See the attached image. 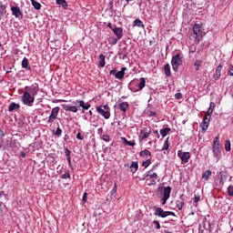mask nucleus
<instances>
[{
  "instance_id": "nucleus-35",
  "label": "nucleus",
  "mask_w": 233,
  "mask_h": 233,
  "mask_svg": "<svg viewBox=\"0 0 233 233\" xmlns=\"http://www.w3.org/2000/svg\"><path fill=\"white\" fill-rule=\"evenodd\" d=\"M176 205L178 210H183V205H185V203L183 201L177 200Z\"/></svg>"
},
{
  "instance_id": "nucleus-11",
  "label": "nucleus",
  "mask_w": 233,
  "mask_h": 233,
  "mask_svg": "<svg viewBox=\"0 0 233 233\" xmlns=\"http://www.w3.org/2000/svg\"><path fill=\"white\" fill-rule=\"evenodd\" d=\"M25 92H28V94H30V96H32L34 97V96H37V87L35 86H25Z\"/></svg>"
},
{
  "instance_id": "nucleus-4",
  "label": "nucleus",
  "mask_w": 233,
  "mask_h": 233,
  "mask_svg": "<svg viewBox=\"0 0 233 233\" xmlns=\"http://www.w3.org/2000/svg\"><path fill=\"white\" fill-rule=\"evenodd\" d=\"M155 216H158V218H167L168 216H176V213L172 211H165L161 208L154 207Z\"/></svg>"
},
{
  "instance_id": "nucleus-55",
  "label": "nucleus",
  "mask_w": 233,
  "mask_h": 233,
  "mask_svg": "<svg viewBox=\"0 0 233 233\" xmlns=\"http://www.w3.org/2000/svg\"><path fill=\"white\" fill-rule=\"evenodd\" d=\"M3 196H4V198H6L8 196V194H5V191H1L0 198H3Z\"/></svg>"
},
{
  "instance_id": "nucleus-54",
  "label": "nucleus",
  "mask_w": 233,
  "mask_h": 233,
  "mask_svg": "<svg viewBox=\"0 0 233 233\" xmlns=\"http://www.w3.org/2000/svg\"><path fill=\"white\" fill-rule=\"evenodd\" d=\"M228 76H233V66H231V67L229 68Z\"/></svg>"
},
{
  "instance_id": "nucleus-37",
  "label": "nucleus",
  "mask_w": 233,
  "mask_h": 233,
  "mask_svg": "<svg viewBox=\"0 0 233 233\" xmlns=\"http://www.w3.org/2000/svg\"><path fill=\"white\" fill-rule=\"evenodd\" d=\"M225 150L230 152V140H226L225 142Z\"/></svg>"
},
{
  "instance_id": "nucleus-28",
  "label": "nucleus",
  "mask_w": 233,
  "mask_h": 233,
  "mask_svg": "<svg viewBox=\"0 0 233 233\" xmlns=\"http://www.w3.org/2000/svg\"><path fill=\"white\" fill-rule=\"evenodd\" d=\"M134 26H138L140 28H145V25L143 24V22L139 19H136L134 21Z\"/></svg>"
},
{
  "instance_id": "nucleus-21",
  "label": "nucleus",
  "mask_w": 233,
  "mask_h": 233,
  "mask_svg": "<svg viewBox=\"0 0 233 233\" xmlns=\"http://www.w3.org/2000/svg\"><path fill=\"white\" fill-rule=\"evenodd\" d=\"M210 176H212V171L210 170H206L203 175H202V177L203 179H205V181H208Z\"/></svg>"
},
{
  "instance_id": "nucleus-16",
  "label": "nucleus",
  "mask_w": 233,
  "mask_h": 233,
  "mask_svg": "<svg viewBox=\"0 0 233 233\" xmlns=\"http://www.w3.org/2000/svg\"><path fill=\"white\" fill-rule=\"evenodd\" d=\"M20 107L19 104H15V102L11 103L8 106L9 112H14V110H17Z\"/></svg>"
},
{
  "instance_id": "nucleus-44",
  "label": "nucleus",
  "mask_w": 233,
  "mask_h": 233,
  "mask_svg": "<svg viewBox=\"0 0 233 233\" xmlns=\"http://www.w3.org/2000/svg\"><path fill=\"white\" fill-rule=\"evenodd\" d=\"M116 192H117V184L115 183V186L111 191V196H114V194H116Z\"/></svg>"
},
{
  "instance_id": "nucleus-22",
  "label": "nucleus",
  "mask_w": 233,
  "mask_h": 233,
  "mask_svg": "<svg viewBox=\"0 0 233 233\" xmlns=\"http://www.w3.org/2000/svg\"><path fill=\"white\" fill-rule=\"evenodd\" d=\"M119 108L120 110H122V112H127V110L128 109V103L127 102H123L119 105Z\"/></svg>"
},
{
  "instance_id": "nucleus-18",
  "label": "nucleus",
  "mask_w": 233,
  "mask_h": 233,
  "mask_svg": "<svg viewBox=\"0 0 233 233\" xmlns=\"http://www.w3.org/2000/svg\"><path fill=\"white\" fill-rule=\"evenodd\" d=\"M29 63H28V58L25 57L22 60V66L23 68H25V70H32V68L30 66H28Z\"/></svg>"
},
{
  "instance_id": "nucleus-41",
  "label": "nucleus",
  "mask_w": 233,
  "mask_h": 233,
  "mask_svg": "<svg viewBox=\"0 0 233 233\" xmlns=\"http://www.w3.org/2000/svg\"><path fill=\"white\" fill-rule=\"evenodd\" d=\"M194 66H195L196 70H199V66H201V61L197 60L194 64Z\"/></svg>"
},
{
  "instance_id": "nucleus-38",
  "label": "nucleus",
  "mask_w": 233,
  "mask_h": 233,
  "mask_svg": "<svg viewBox=\"0 0 233 233\" xmlns=\"http://www.w3.org/2000/svg\"><path fill=\"white\" fill-rule=\"evenodd\" d=\"M151 159L147 158L146 161L142 163V166L145 167V168L150 167Z\"/></svg>"
},
{
  "instance_id": "nucleus-50",
  "label": "nucleus",
  "mask_w": 233,
  "mask_h": 233,
  "mask_svg": "<svg viewBox=\"0 0 233 233\" xmlns=\"http://www.w3.org/2000/svg\"><path fill=\"white\" fill-rule=\"evenodd\" d=\"M176 99H181L183 97V95L181 93H177L175 95Z\"/></svg>"
},
{
  "instance_id": "nucleus-59",
  "label": "nucleus",
  "mask_w": 233,
  "mask_h": 233,
  "mask_svg": "<svg viewBox=\"0 0 233 233\" xmlns=\"http://www.w3.org/2000/svg\"><path fill=\"white\" fill-rule=\"evenodd\" d=\"M194 201L195 203H198L199 201V197L195 196Z\"/></svg>"
},
{
  "instance_id": "nucleus-57",
  "label": "nucleus",
  "mask_w": 233,
  "mask_h": 233,
  "mask_svg": "<svg viewBox=\"0 0 233 233\" xmlns=\"http://www.w3.org/2000/svg\"><path fill=\"white\" fill-rule=\"evenodd\" d=\"M0 136H1L2 137H5V132L3 131V129H0Z\"/></svg>"
},
{
  "instance_id": "nucleus-5",
  "label": "nucleus",
  "mask_w": 233,
  "mask_h": 233,
  "mask_svg": "<svg viewBox=\"0 0 233 233\" xmlns=\"http://www.w3.org/2000/svg\"><path fill=\"white\" fill-rule=\"evenodd\" d=\"M181 63H183V60L181 59V56H179V54H177L172 57L171 64L175 72H177V68H179V65H181Z\"/></svg>"
},
{
  "instance_id": "nucleus-53",
  "label": "nucleus",
  "mask_w": 233,
  "mask_h": 233,
  "mask_svg": "<svg viewBox=\"0 0 233 233\" xmlns=\"http://www.w3.org/2000/svg\"><path fill=\"white\" fill-rule=\"evenodd\" d=\"M119 39H121V38H117V36H116V38L113 39V41L111 42V45H117V41H119Z\"/></svg>"
},
{
  "instance_id": "nucleus-58",
  "label": "nucleus",
  "mask_w": 233,
  "mask_h": 233,
  "mask_svg": "<svg viewBox=\"0 0 233 233\" xmlns=\"http://www.w3.org/2000/svg\"><path fill=\"white\" fill-rule=\"evenodd\" d=\"M151 185H156V180L151 179L150 182H149V186H151Z\"/></svg>"
},
{
  "instance_id": "nucleus-34",
  "label": "nucleus",
  "mask_w": 233,
  "mask_h": 233,
  "mask_svg": "<svg viewBox=\"0 0 233 233\" xmlns=\"http://www.w3.org/2000/svg\"><path fill=\"white\" fill-rule=\"evenodd\" d=\"M140 156L141 157H145V156H152V154L150 153V151H148V149H145L143 151L140 152Z\"/></svg>"
},
{
  "instance_id": "nucleus-56",
  "label": "nucleus",
  "mask_w": 233,
  "mask_h": 233,
  "mask_svg": "<svg viewBox=\"0 0 233 233\" xmlns=\"http://www.w3.org/2000/svg\"><path fill=\"white\" fill-rule=\"evenodd\" d=\"M66 157H70V150L66 149Z\"/></svg>"
},
{
  "instance_id": "nucleus-61",
  "label": "nucleus",
  "mask_w": 233,
  "mask_h": 233,
  "mask_svg": "<svg viewBox=\"0 0 233 233\" xmlns=\"http://www.w3.org/2000/svg\"><path fill=\"white\" fill-rule=\"evenodd\" d=\"M153 133L156 134L157 137H159V132L157 130H154Z\"/></svg>"
},
{
  "instance_id": "nucleus-23",
  "label": "nucleus",
  "mask_w": 233,
  "mask_h": 233,
  "mask_svg": "<svg viewBox=\"0 0 233 233\" xmlns=\"http://www.w3.org/2000/svg\"><path fill=\"white\" fill-rule=\"evenodd\" d=\"M164 70H165V75H166L167 77H170L171 73H170V65H169V64H166V65H165Z\"/></svg>"
},
{
  "instance_id": "nucleus-43",
  "label": "nucleus",
  "mask_w": 233,
  "mask_h": 233,
  "mask_svg": "<svg viewBox=\"0 0 233 233\" xmlns=\"http://www.w3.org/2000/svg\"><path fill=\"white\" fill-rule=\"evenodd\" d=\"M153 225H155V227H156V228H157V230H159V228H161V225L159 224V221H157V220H154Z\"/></svg>"
},
{
  "instance_id": "nucleus-3",
  "label": "nucleus",
  "mask_w": 233,
  "mask_h": 233,
  "mask_svg": "<svg viewBox=\"0 0 233 233\" xmlns=\"http://www.w3.org/2000/svg\"><path fill=\"white\" fill-rule=\"evenodd\" d=\"M22 101L24 105H26L27 106H32V105H34V101H35V98L32 95H30L28 91H25L22 96Z\"/></svg>"
},
{
  "instance_id": "nucleus-25",
  "label": "nucleus",
  "mask_w": 233,
  "mask_h": 233,
  "mask_svg": "<svg viewBox=\"0 0 233 233\" xmlns=\"http://www.w3.org/2000/svg\"><path fill=\"white\" fill-rule=\"evenodd\" d=\"M216 106V104H214V102H211L209 104V107L208 109V116H212V112H214V107Z\"/></svg>"
},
{
  "instance_id": "nucleus-13",
  "label": "nucleus",
  "mask_w": 233,
  "mask_h": 233,
  "mask_svg": "<svg viewBox=\"0 0 233 233\" xmlns=\"http://www.w3.org/2000/svg\"><path fill=\"white\" fill-rule=\"evenodd\" d=\"M126 70H127V67H122L121 71L116 72V79H123L125 77Z\"/></svg>"
},
{
  "instance_id": "nucleus-6",
  "label": "nucleus",
  "mask_w": 233,
  "mask_h": 233,
  "mask_svg": "<svg viewBox=\"0 0 233 233\" xmlns=\"http://www.w3.org/2000/svg\"><path fill=\"white\" fill-rule=\"evenodd\" d=\"M178 157H180L182 161V165H187V162L190 159V153L189 152H183L178 150L177 152Z\"/></svg>"
},
{
  "instance_id": "nucleus-14",
  "label": "nucleus",
  "mask_w": 233,
  "mask_h": 233,
  "mask_svg": "<svg viewBox=\"0 0 233 233\" xmlns=\"http://www.w3.org/2000/svg\"><path fill=\"white\" fill-rule=\"evenodd\" d=\"M223 69V66L219 65L218 67H217V70L215 72V75H214V79H219V77H221V70Z\"/></svg>"
},
{
  "instance_id": "nucleus-17",
  "label": "nucleus",
  "mask_w": 233,
  "mask_h": 233,
  "mask_svg": "<svg viewBox=\"0 0 233 233\" xmlns=\"http://www.w3.org/2000/svg\"><path fill=\"white\" fill-rule=\"evenodd\" d=\"M147 177H150V179H157V174L153 173L152 171L147 172V175H144L143 179H147Z\"/></svg>"
},
{
  "instance_id": "nucleus-52",
  "label": "nucleus",
  "mask_w": 233,
  "mask_h": 233,
  "mask_svg": "<svg viewBox=\"0 0 233 233\" xmlns=\"http://www.w3.org/2000/svg\"><path fill=\"white\" fill-rule=\"evenodd\" d=\"M127 145H128V147H134L136 145V142H134V141H127Z\"/></svg>"
},
{
  "instance_id": "nucleus-8",
  "label": "nucleus",
  "mask_w": 233,
  "mask_h": 233,
  "mask_svg": "<svg viewBox=\"0 0 233 233\" xmlns=\"http://www.w3.org/2000/svg\"><path fill=\"white\" fill-rule=\"evenodd\" d=\"M57 114H59V106L54 107L52 109L48 123H54V120L57 117Z\"/></svg>"
},
{
  "instance_id": "nucleus-27",
  "label": "nucleus",
  "mask_w": 233,
  "mask_h": 233,
  "mask_svg": "<svg viewBox=\"0 0 233 233\" xmlns=\"http://www.w3.org/2000/svg\"><path fill=\"white\" fill-rule=\"evenodd\" d=\"M213 154H214L215 157H217V159H219V157L221 156V147L213 149Z\"/></svg>"
},
{
  "instance_id": "nucleus-49",
  "label": "nucleus",
  "mask_w": 233,
  "mask_h": 233,
  "mask_svg": "<svg viewBox=\"0 0 233 233\" xmlns=\"http://www.w3.org/2000/svg\"><path fill=\"white\" fill-rule=\"evenodd\" d=\"M109 74H110V76H116V74H117V69L115 68V69L111 70V71L109 72Z\"/></svg>"
},
{
  "instance_id": "nucleus-48",
  "label": "nucleus",
  "mask_w": 233,
  "mask_h": 233,
  "mask_svg": "<svg viewBox=\"0 0 233 233\" xmlns=\"http://www.w3.org/2000/svg\"><path fill=\"white\" fill-rule=\"evenodd\" d=\"M62 178H63V179H68V178H70V173H65V174L62 176Z\"/></svg>"
},
{
  "instance_id": "nucleus-42",
  "label": "nucleus",
  "mask_w": 233,
  "mask_h": 233,
  "mask_svg": "<svg viewBox=\"0 0 233 233\" xmlns=\"http://www.w3.org/2000/svg\"><path fill=\"white\" fill-rule=\"evenodd\" d=\"M228 194L233 198V186L228 187Z\"/></svg>"
},
{
  "instance_id": "nucleus-62",
  "label": "nucleus",
  "mask_w": 233,
  "mask_h": 233,
  "mask_svg": "<svg viewBox=\"0 0 233 233\" xmlns=\"http://www.w3.org/2000/svg\"><path fill=\"white\" fill-rule=\"evenodd\" d=\"M3 143H4L3 138H0V148H2V147H3Z\"/></svg>"
},
{
  "instance_id": "nucleus-29",
  "label": "nucleus",
  "mask_w": 233,
  "mask_h": 233,
  "mask_svg": "<svg viewBox=\"0 0 233 233\" xmlns=\"http://www.w3.org/2000/svg\"><path fill=\"white\" fill-rule=\"evenodd\" d=\"M215 148H220L219 147V137H215V139L213 141V150Z\"/></svg>"
},
{
  "instance_id": "nucleus-45",
  "label": "nucleus",
  "mask_w": 233,
  "mask_h": 233,
  "mask_svg": "<svg viewBox=\"0 0 233 233\" xmlns=\"http://www.w3.org/2000/svg\"><path fill=\"white\" fill-rule=\"evenodd\" d=\"M61 134H63V130L57 127L56 131L55 132V136H61Z\"/></svg>"
},
{
  "instance_id": "nucleus-10",
  "label": "nucleus",
  "mask_w": 233,
  "mask_h": 233,
  "mask_svg": "<svg viewBox=\"0 0 233 233\" xmlns=\"http://www.w3.org/2000/svg\"><path fill=\"white\" fill-rule=\"evenodd\" d=\"M11 12L15 17H23V13H21L19 6H12Z\"/></svg>"
},
{
  "instance_id": "nucleus-1",
  "label": "nucleus",
  "mask_w": 233,
  "mask_h": 233,
  "mask_svg": "<svg viewBox=\"0 0 233 233\" xmlns=\"http://www.w3.org/2000/svg\"><path fill=\"white\" fill-rule=\"evenodd\" d=\"M158 191L162 196V205H167V201H168V198H170V193L172 192V187L169 186L167 187H159Z\"/></svg>"
},
{
  "instance_id": "nucleus-32",
  "label": "nucleus",
  "mask_w": 233,
  "mask_h": 233,
  "mask_svg": "<svg viewBox=\"0 0 233 233\" xmlns=\"http://www.w3.org/2000/svg\"><path fill=\"white\" fill-rule=\"evenodd\" d=\"M146 83H147V81L145 80V78L141 77L140 82L138 84L139 90H143V88H145Z\"/></svg>"
},
{
  "instance_id": "nucleus-20",
  "label": "nucleus",
  "mask_w": 233,
  "mask_h": 233,
  "mask_svg": "<svg viewBox=\"0 0 233 233\" xmlns=\"http://www.w3.org/2000/svg\"><path fill=\"white\" fill-rule=\"evenodd\" d=\"M130 168H131V172L133 174H136V172H137V168H139V165L137 164V162H132Z\"/></svg>"
},
{
  "instance_id": "nucleus-2",
  "label": "nucleus",
  "mask_w": 233,
  "mask_h": 233,
  "mask_svg": "<svg viewBox=\"0 0 233 233\" xmlns=\"http://www.w3.org/2000/svg\"><path fill=\"white\" fill-rule=\"evenodd\" d=\"M96 112L105 117V119H110V107L108 105L96 106Z\"/></svg>"
},
{
  "instance_id": "nucleus-40",
  "label": "nucleus",
  "mask_w": 233,
  "mask_h": 233,
  "mask_svg": "<svg viewBox=\"0 0 233 233\" xmlns=\"http://www.w3.org/2000/svg\"><path fill=\"white\" fill-rule=\"evenodd\" d=\"M203 122H204V123H208V124L210 123V116H208V114H207V115L204 116Z\"/></svg>"
},
{
  "instance_id": "nucleus-63",
  "label": "nucleus",
  "mask_w": 233,
  "mask_h": 233,
  "mask_svg": "<svg viewBox=\"0 0 233 233\" xmlns=\"http://www.w3.org/2000/svg\"><path fill=\"white\" fill-rule=\"evenodd\" d=\"M3 15H4L3 11H0V21H1V19H3Z\"/></svg>"
},
{
  "instance_id": "nucleus-9",
  "label": "nucleus",
  "mask_w": 233,
  "mask_h": 233,
  "mask_svg": "<svg viewBox=\"0 0 233 233\" xmlns=\"http://www.w3.org/2000/svg\"><path fill=\"white\" fill-rule=\"evenodd\" d=\"M151 132H152V130H150V129H142L141 131H140V141H143V140H145V139H148V136H150V134H151Z\"/></svg>"
},
{
  "instance_id": "nucleus-33",
  "label": "nucleus",
  "mask_w": 233,
  "mask_h": 233,
  "mask_svg": "<svg viewBox=\"0 0 233 233\" xmlns=\"http://www.w3.org/2000/svg\"><path fill=\"white\" fill-rule=\"evenodd\" d=\"M218 177L219 179V183H223V181L227 179V175L223 174V172H219V175Z\"/></svg>"
},
{
  "instance_id": "nucleus-31",
  "label": "nucleus",
  "mask_w": 233,
  "mask_h": 233,
  "mask_svg": "<svg viewBox=\"0 0 233 233\" xmlns=\"http://www.w3.org/2000/svg\"><path fill=\"white\" fill-rule=\"evenodd\" d=\"M168 132H170L169 127L162 128L160 130V134H161L162 137H166V136L168 134Z\"/></svg>"
},
{
  "instance_id": "nucleus-19",
  "label": "nucleus",
  "mask_w": 233,
  "mask_h": 233,
  "mask_svg": "<svg viewBox=\"0 0 233 233\" xmlns=\"http://www.w3.org/2000/svg\"><path fill=\"white\" fill-rule=\"evenodd\" d=\"M77 103H79V106H81L83 110H88V108H90V104H85V101L83 100L77 101Z\"/></svg>"
},
{
  "instance_id": "nucleus-30",
  "label": "nucleus",
  "mask_w": 233,
  "mask_h": 233,
  "mask_svg": "<svg viewBox=\"0 0 233 233\" xmlns=\"http://www.w3.org/2000/svg\"><path fill=\"white\" fill-rule=\"evenodd\" d=\"M56 5H61L63 8H68V4L66 0H56Z\"/></svg>"
},
{
  "instance_id": "nucleus-15",
  "label": "nucleus",
  "mask_w": 233,
  "mask_h": 233,
  "mask_svg": "<svg viewBox=\"0 0 233 233\" xmlns=\"http://www.w3.org/2000/svg\"><path fill=\"white\" fill-rule=\"evenodd\" d=\"M64 110L66 112H77V106H64Z\"/></svg>"
},
{
  "instance_id": "nucleus-24",
  "label": "nucleus",
  "mask_w": 233,
  "mask_h": 233,
  "mask_svg": "<svg viewBox=\"0 0 233 233\" xmlns=\"http://www.w3.org/2000/svg\"><path fill=\"white\" fill-rule=\"evenodd\" d=\"M98 64H99V66H101V68L105 66V55L103 54L99 55Z\"/></svg>"
},
{
  "instance_id": "nucleus-36",
  "label": "nucleus",
  "mask_w": 233,
  "mask_h": 233,
  "mask_svg": "<svg viewBox=\"0 0 233 233\" xmlns=\"http://www.w3.org/2000/svg\"><path fill=\"white\" fill-rule=\"evenodd\" d=\"M201 128H202V132H207V129L208 128V123L202 122L201 123Z\"/></svg>"
},
{
  "instance_id": "nucleus-26",
  "label": "nucleus",
  "mask_w": 233,
  "mask_h": 233,
  "mask_svg": "<svg viewBox=\"0 0 233 233\" xmlns=\"http://www.w3.org/2000/svg\"><path fill=\"white\" fill-rule=\"evenodd\" d=\"M32 5L35 10H41V4L35 0H31Z\"/></svg>"
},
{
  "instance_id": "nucleus-39",
  "label": "nucleus",
  "mask_w": 233,
  "mask_h": 233,
  "mask_svg": "<svg viewBox=\"0 0 233 233\" xmlns=\"http://www.w3.org/2000/svg\"><path fill=\"white\" fill-rule=\"evenodd\" d=\"M170 147V145L168 144V138H167V140L164 143V146L162 147V150H168V147Z\"/></svg>"
},
{
  "instance_id": "nucleus-64",
  "label": "nucleus",
  "mask_w": 233,
  "mask_h": 233,
  "mask_svg": "<svg viewBox=\"0 0 233 233\" xmlns=\"http://www.w3.org/2000/svg\"><path fill=\"white\" fill-rule=\"evenodd\" d=\"M107 26H108V28L113 29V28H112V23H108V24H107Z\"/></svg>"
},
{
  "instance_id": "nucleus-47",
  "label": "nucleus",
  "mask_w": 233,
  "mask_h": 233,
  "mask_svg": "<svg viewBox=\"0 0 233 233\" xmlns=\"http://www.w3.org/2000/svg\"><path fill=\"white\" fill-rule=\"evenodd\" d=\"M103 140L106 141V143H108V141H110V136H108V135H104V136H103Z\"/></svg>"
},
{
  "instance_id": "nucleus-60",
  "label": "nucleus",
  "mask_w": 233,
  "mask_h": 233,
  "mask_svg": "<svg viewBox=\"0 0 233 233\" xmlns=\"http://www.w3.org/2000/svg\"><path fill=\"white\" fill-rule=\"evenodd\" d=\"M82 200L86 201V193L84 194Z\"/></svg>"
},
{
  "instance_id": "nucleus-12",
  "label": "nucleus",
  "mask_w": 233,
  "mask_h": 233,
  "mask_svg": "<svg viewBox=\"0 0 233 233\" xmlns=\"http://www.w3.org/2000/svg\"><path fill=\"white\" fill-rule=\"evenodd\" d=\"M112 30H113L114 34L116 35L117 39H121V37H123V28L115 27Z\"/></svg>"
},
{
  "instance_id": "nucleus-46",
  "label": "nucleus",
  "mask_w": 233,
  "mask_h": 233,
  "mask_svg": "<svg viewBox=\"0 0 233 233\" xmlns=\"http://www.w3.org/2000/svg\"><path fill=\"white\" fill-rule=\"evenodd\" d=\"M5 10H6V5H3V4L0 2V12L4 13Z\"/></svg>"
},
{
  "instance_id": "nucleus-7",
  "label": "nucleus",
  "mask_w": 233,
  "mask_h": 233,
  "mask_svg": "<svg viewBox=\"0 0 233 233\" xmlns=\"http://www.w3.org/2000/svg\"><path fill=\"white\" fill-rule=\"evenodd\" d=\"M200 36H201V25L195 24L193 26V37H195V39H199Z\"/></svg>"
},
{
  "instance_id": "nucleus-51",
  "label": "nucleus",
  "mask_w": 233,
  "mask_h": 233,
  "mask_svg": "<svg viewBox=\"0 0 233 233\" xmlns=\"http://www.w3.org/2000/svg\"><path fill=\"white\" fill-rule=\"evenodd\" d=\"M76 137H77L80 141H83V139H85V137H83V135H81V133H77Z\"/></svg>"
}]
</instances>
